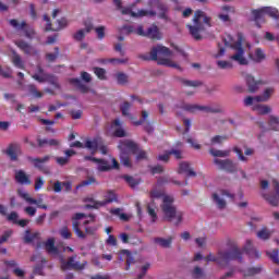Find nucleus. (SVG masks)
I'll use <instances>...</instances> for the list:
<instances>
[{"instance_id": "nucleus-1", "label": "nucleus", "mask_w": 279, "mask_h": 279, "mask_svg": "<svg viewBox=\"0 0 279 279\" xmlns=\"http://www.w3.org/2000/svg\"><path fill=\"white\" fill-rule=\"evenodd\" d=\"M208 263H217L220 267H227L232 260L243 263V251L239 248L234 243L228 251H218L217 256L211 253L205 257Z\"/></svg>"}, {"instance_id": "nucleus-2", "label": "nucleus", "mask_w": 279, "mask_h": 279, "mask_svg": "<svg viewBox=\"0 0 279 279\" xmlns=\"http://www.w3.org/2000/svg\"><path fill=\"white\" fill-rule=\"evenodd\" d=\"M194 26L193 25H187L186 27L190 29L191 36L195 40H202V32L206 31V25L207 27H210V17L206 16V13L202 10L195 11L194 17H193Z\"/></svg>"}, {"instance_id": "nucleus-3", "label": "nucleus", "mask_w": 279, "mask_h": 279, "mask_svg": "<svg viewBox=\"0 0 279 279\" xmlns=\"http://www.w3.org/2000/svg\"><path fill=\"white\" fill-rule=\"evenodd\" d=\"M223 44L226 47H230L235 50V53L230 57L234 62H239L244 65L247 64V59H245V50L243 49V34L238 33V40L233 43L232 36L227 35L223 39Z\"/></svg>"}, {"instance_id": "nucleus-4", "label": "nucleus", "mask_w": 279, "mask_h": 279, "mask_svg": "<svg viewBox=\"0 0 279 279\" xmlns=\"http://www.w3.org/2000/svg\"><path fill=\"white\" fill-rule=\"evenodd\" d=\"M119 149H129L131 154L136 156V160H147V151L141 149L136 142L131 140H122L118 145Z\"/></svg>"}, {"instance_id": "nucleus-5", "label": "nucleus", "mask_w": 279, "mask_h": 279, "mask_svg": "<svg viewBox=\"0 0 279 279\" xmlns=\"http://www.w3.org/2000/svg\"><path fill=\"white\" fill-rule=\"evenodd\" d=\"M135 34H137V36H143L144 38H149L150 40L162 39V33L156 24L150 25L146 31L143 25H140L137 26Z\"/></svg>"}, {"instance_id": "nucleus-6", "label": "nucleus", "mask_w": 279, "mask_h": 279, "mask_svg": "<svg viewBox=\"0 0 279 279\" xmlns=\"http://www.w3.org/2000/svg\"><path fill=\"white\" fill-rule=\"evenodd\" d=\"M182 110H185V112H191L192 114H195L197 110H201L202 112H207L211 114H220L223 112L221 107H211V106H199V105H191V104H183L181 106Z\"/></svg>"}, {"instance_id": "nucleus-7", "label": "nucleus", "mask_w": 279, "mask_h": 279, "mask_svg": "<svg viewBox=\"0 0 279 279\" xmlns=\"http://www.w3.org/2000/svg\"><path fill=\"white\" fill-rule=\"evenodd\" d=\"M161 210L165 215L166 221H173V219H175L178 210L175 209V206H173V197L163 196Z\"/></svg>"}, {"instance_id": "nucleus-8", "label": "nucleus", "mask_w": 279, "mask_h": 279, "mask_svg": "<svg viewBox=\"0 0 279 279\" xmlns=\"http://www.w3.org/2000/svg\"><path fill=\"white\" fill-rule=\"evenodd\" d=\"M85 160H92V162H96L98 171H112V169H116V170L120 169L119 161H117V159L114 158H111V163L108 162V160L99 159L90 156L85 157Z\"/></svg>"}, {"instance_id": "nucleus-9", "label": "nucleus", "mask_w": 279, "mask_h": 279, "mask_svg": "<svg viewBox=\"0 0 279 279\" xmlns=\"http://www.w3.org/2000/svg\"><path fill=\"white\" fill-rule=\"evenodd\" d=\"M75 258H77V255H73L68 258V260L61 259V269L62 271H82L86 268V262L80 263L75 262Z\"/></svg>"}, {"instance_id": "nucleus-10", "label": "nucleus", "mask_w": 279, "mask_h": 279, "mask_svg": "<svg viewBox=\"0 0 279 279\" xmlns=\"http://www.w3.org/2000/svg\"><path fill=\"white\" fill-rule=\"evenodd\" d=\"M214 165L220 169V171H227V173H236L239 171V163L232 161V159H214Z\"/></svg>"}, {"instance_id": "nucleus-11", "label": "nucleus", "mask_w": 279, "mask_h": 279, "mask_svg": "<svg viewBox=\"0 0 279 279\" xmlns=\"http://www.w3.org/2000/svg\"><path fill=\"white\" fill-rule=\"evenodd\" d=\"M44 21L47 23L46 32H60V29H64L69 25V21L65 17H61L52 24L48 14H44Z\"/></svg>"}, {"instance_id": "nucleus-12", "label": "nucleus", "mask_w": 279, "mask_h": 279, "mask_svg": "<svg viewBox=\"0 0 279 279\" xmlns=\"http://www.w3.org/2000/svg\"><path fill=\"white\" fill-rule=\"evenodd\" d=\"M158 53H161L162 56H171V50L165 46H157L151 48L150 54H140V58L145 61H156L158 60Z\"/></svg>"}, {"instance_id": "nucleus-13", "label": "nucleus", "mask_w": 279, "mask_h": 279, "mask_svg": "<svg viewBox=\"0 0 279 279\" xmlns=\"http://www.w3.org/2000/svg\"><path fill=\"white\" fill-rule=\"evenodd\" d=\"M121 10V14L123 15H129L132 16L133 19H143V16H156V11L154 10H138L137 12L132 11V7L131 8H122Z\"/></svg>"}, {"instance_id": "nucleus-14", "label": "nucleus", "mask_w": 279, "mask_h": 279, "mask_svg": "<svg viewBox=\"0 0 279 279\" xmlns=\"http://www.w3.org/2000/svg\"><path fill=\"white\" fill-rule=\"evenodd\" d=\"M32 78L35 80V82H38L39 84H45L47 82L53 88H60V83H58V76L53 74H44V75H38V74H33Z\"/></svg>"}, {"instance_id": "nucleus-15", "label": "nucleus", "mask_w": 279, "mask_h": 279, "mask_svg": "<svg viewBox=\"0 0 279 279\" xmlns=\"http://www.w3.org/2000/svg\"><path fill=\"white\" fill-rule=\"evenodd\" d=\"M148 5H156L157 10L159 11L158 19L169 21V7L165 2L160 0H148Z\"/></svg>"}, {"instance_id": "nucleus-16", "label": "nucleus", "mask_w": 279, "mask_h": 279, "mask_svg": "<svg viewBox=\"0 0 279 279\" xmlns=\"http://www.w3.org/2000/svg\"><path fill=\"white\" fill-rule=\"evenodd\" d=\"M165 184H174V186H186V179H173L169 175L159 177L157 180V186H165Z\"/></svg>"}, {"instance_id": "nucleus-17", "label": "nucleus", "mask_w": 279, "mask_h": 279, "mask_svg": "<svg viewBox=\"0 0 279 279\" xmlns=\"http://www.w3.org/2000/svg\"><path fill=\"white\" fill-rule=\"evenodd\" d=\"M84 217H86V215L82 213H76L72 217V230L78 239H86V233L80 229V219H84Z\"/></svg>"}, {"instance_id": "nucleus-18", "label": "nucleus", "mask_w": 279, "mask_h": 279, "mask_svg": "<svg viewBox=\"0 0 279 279\" xmlns=\"http://www.w3.org/2000/svg\"><path fill=\"white\" fill-rule=\"evenodd\" d=\"M28 162H32L36 169H39V171H43V173H49V168L45 167V162H49L51 160V156L46 155L43 158H33L27 157Z\"/></svg>"}, {"instance_id": "nucleus-19", "label": "nucleus", "mask_w": 279, "mask_h": 279, "mask_svg": "<svg viewBox=\"0 0 279 279\" xmlns=\"http://www.w3.org/2000/svg\"><path fill=\"white\" fill-rule=\"evenodd\" d=\"M4 154L10 158L11 162H16L19 160V154H21V144L11 143L8 145Z\"/></svg>"}, {"instance_id": "nucleus-20", "label": "nucleus", "mask_w": 279, "mask_h": 279, "mask_svg": "<svg viewBox=\"0 0 279 279\" xmlns=\"http://www.w3.org/2000/svg\"><path fill=\"white\" fill-rule=\"evenodd\" d=\"M15 45L26 56H38V50H36L34 47H32V45H29L27 41L23 39L15 41Z\"/></svg>"}, {"instance_id": "nucleus-21", "label": "nucleus", "mask_w": 279, "mask_h": 279, "mask_svg": "<svg viewBox=\"0 0 279 279\" xmlns=\"http://www.w3.org/2000/svg\"><path fill=\"white\" fill-rule=\"evenodd\" d=\"M62 187L64 189L65 193H71L73 189V184L71 183V181H65V182L57 181L53 183V186H52L54 193H62Z\"/></svg>"}, {"instance_id": "nucleus-22", "label": "nucleus", "mask_w": 279, "mask_h": 279, "mask_svg": "<svg viewBox=\"0 0 279 279\" xmlns=\"http://www.w3.org/2000/svg\"><path fill=\"white\" fill-rule=\"evenodd\" d=\"M243 252H245V254H247L250 258H260V252L254 248V245L252 244V240H246V244L243 247Z\"/></svg>"}, {"instance_id": "nucleus-23", "label": "nucleus", "mask_w": 279, "mask_h": 279, "mask_svg": "<svg viewBox=\"0 0 279 279\" xmlns=\"http://www.w3.org/2000/svg\"><path fill=\"white\" fill-rule=\"evenodd\" d=\"M245 80H246L248 93H256V90H258V86L263 84V82L256 81V78H254V76H252L251 74H247Z\"/></svg>"}, {"instance_id": "nucleus-24", "label": "nucleus", "mask_w": 279, "mask_h": 279, "mask_svg": "<svg viewBox=\"0 0 279 279\" xmlns=\"http://www.w3.org/2000/svg\"><path fill=\"white\" fill-rule=\"evenodd\" d=\"M75 154L76 153L73 149L64 150L65 157H56L57 165H59V167H66V163L71 160V157L75 156Z\"/></svg>"}, {"instance_id": "nucleus-25", "label": "nucleus", "mask_w": 279, "mask_h": 279, "mask_svg": "<svg viewBox=\"0 0 279 279\" xmlns=\"http://www.w3.org/2000/svg\"><path fill=\"white\" fill-rule=\"evenodd\" d=\"M121 178L131 189H136L140 184H143V179H141V177L122 175Z\"/></svg>"}, {"instance_id": "nucleus-26", "label": "nucleus", "mask_w": 279, "mask_h": 279, "mask_svg": "<svg viewBox=\"0 0 279 279\" xmlns=\"http://www.w3.org/2000/svg\"><path fill=\"white\" fill-rule=\"evenodd\" d=\"M130 149H120V162L126 169H132V160L130 159Z\"/></svg>"}, {"instance_id": "nucleus-27", "label": "nucleus", "mask_w": 279, "mask_h": 279, "mask_svg": "<svg viewBox=\"0 0 279 279\" xmlns=\"http://www.w3.org/2000/svg\"><path fill=\"white\" fill-rule=\"evenodd\" d=\"M45 250L48 254H53L54 256H58L60 254V251L56 246V239L49 238L45 242Z\"/></svg>"}, {"instance_id": "nucleus-28", "label": "nucleus", "mask_w": 279, "mask_h": 279, "mask_svg": "<svg viewBox=\"0 0 279 279\" xmlns=\"http://www.w3.org/2000/svg\"><path fill=\"white\" fill-rule=\"evenodd\" d=\"M101 145V137H94L93 140H86L84 147L90 149V151H97Z\"/></svg>"}, {"instance_id": "nucleus-29", "label": "nucleus", "mask_w": 279, "mask_h": 279, "mask_svg": "<svg viewBox=\"0 0 279 279\" xmlns=\"http://www.w3.org/2000/svg\"><path fill=\"white\" fill-rule=\"evenodd\" d=\"M179 173L181 175H196L194 170L191 168V163H189L186 161L180 162V165H179Z\"/></svg>"}, {"instance_id": "nucleus-30", "label": "nucleus", "mask_w": 279, "mask_h": 279, "mask_svg": "<svg viewBox=\"0 0 279 279\" xmlns=\"http://www.w3.org/2000/svg\"><path fill=\"white\" fill-rule=\"evenodd\" d=\"M154 243H156L159 247H163L165 250L171 247L173 243V238L169 236L168 239L165 238H155Z\"/></svg>"}, {"instance_id": "nucleus-31", "label": "nucleus", "mask_w": 279, "mask_h": 279, "mask_svg": "<svg viewBox=\"0 0 279 279\" xmlns=\"http://www.w3.org/2000/svg\"><path fill=\"white\" fill-rule=\"evenodd\" d=\"M69 83L72 84L73 86H75V88L81 90V93H83V94H86V93H88V90H90V88L88 86L84 85V83H82V80H80V78H70Z\"/></svg>"}, {"instance_id": "nucleus-32", "label": "nucleus", "mask_w": 279, "mask_h": 279, "mask_svg": "<svg viewBox=\"0 0 279 279\" xmlns=\"http://www.w3.org/2000/svg\"><path fill=\"white\" fill-rule=\"evenodd\" d=\"M120 256H126L125 271H130V266L136 263V260H134V256H132V253L128 250H122L120 252Z\"/></svg>"}, {"instance_id": "nucleus-33", "label": "nucleus", "mask_w": 279, "mask_h": 279, "mask_svg": "<svg viewBox=\"0 0 279 279\" xmlns=\"http://www.w3.org/2000/svg\"><path fill=\"white\" fill-rule=\"evenodd\" d=\"M209 154L210 156H214V158H228V156H230L231 154V150L230 149L219 150V149L210 148Z\"/></svg>"}, {"instance_id": "nucleus-34", "label": "nucleus", "mask_w": 279, "mask_h": 279, "mask_svg": "<svg viewBox=\"0 0 279 279\" xmlns=\"http://www.w3.org/2000/svg\"><path fill=\"white\" fill-rule=\"evenodd\" d=\"M37 143H38V147H45V145H49L50 147H58V145H60V141L53 140V138L52 140H47V138L40 140V138H38Z\"/></svg>"}, {"instance_id": "nucleus-35", "label": "nucleus", "mask_w": 279, "mask_h": 279, "mask_svg": "<svg viewBox=\"0 0 279 279\" xmlns=\"http://www.w3.org/2000/svg\"><path fill=\"white\" fill-rule=\"evenodd\" d=\"M9 25L13 27V29H22L25 31V27H27V22L22 21L21 23L16 19L9 20Z\"/></svg>"}, {"instance_id": "nucleus-36", "label": "nucleus", "mask_w": 279, "mask_h": 279, "mask_svg": "<svg viewBox=\"0 0 279 279\" xmlns=\"http://www.w3.org/2000/svg\"><path fill=\"white\" fill-rule=\"evenodd\" d=\"M84 202L86 205V208H101V202H97L95 201V198H93L92 196L85 197Z\"/></svg>"}, {"instance_id": "nucleus-37", "label": "nucleus", "mask_w": 279, "mask_h": 279, "mask_svg": "<svg viewBox=\"0 0 279 279\" xmlns=\"http://www.w3.org/2000/svg\"><path fill=\"white\" fill-rule=\"evenodd\" d=\"M94 74L96 75V77H98V80L100 81H106L108 80V76H106V69L104 68H99V66H94L93 68Z\"/></svg>"}, {"instance_id": "nucleus-38", "label": "nucleus", "mask_w": 279, "mask_h": 279, "mask_svg": "<svg viewBox=\"0 0 279 279\" xmlns=\"http://www.w3.org/2000/svg\"><path fill=\"white\" fill-rule=\"evenodd\" d=\"M254 21L257 25V27H260V24H258L259 21H265V9L262 10H254L253 11Z\"/></svg>"}, {"instance_id": "nucleus-39", "label": "nucleus", "mask_w": 279, "mask_h": 279, "mask_svg": "<svg viewBox=\"0 0 279 279\" xmlns=\"http://www.w3.org/2000/svg\"><path fill=\"white\" fill-rule=\"evenodd\" d=\"M211 199H213V202L216 203V205L218 206V208H219L220 210H223V208H226L227 203H226V201H225L223 198L219 197V194L214 193V194L211 195Z\"/></svg>"}, {"instance_id": "nucleus-40", "label": "nucleus", "mask_w": 279, "mask_h": 279, "mask_svg": "<svg viewBox=\"0 0 279 279\" xmlns=\"http://www.w3.org/2000/svg\"><path fill=\"white\" fill-rule=\"evenodd\" d=\"M253 110H255L257 114H269V112H271V108L269 106L258 104L253 107Z\"/></svg>"}, {"instance_id": "nucleus-41", "label": "nucleus", "mask_w": 279, "mask_h": 279, "mask_svg": "<svg viewBox=\"0 0 279 279\" xmlns=\"http://www.w3.org/2000/svg\"><path fill=\"white\" fill-rule=\"evenodd\" d=\"M266 256H268V258H270V260H272V263H275V265H279V250L278 248H275L272 251H267Z\"/></svg>"}, {"instance_id": "nucleus-42", "label": "nucleus", "mask_w": 279, "mask_h": 279, "mask_svg": "<svg viewBox=\"0 0 279 279\" xmlns=\"http://www.w3.org/2000/svg\"><path fill=\"white\" fill-rule=\"evenodd\" d=\"M263 271V267L257 266V267H250L245 272H244V278H250L252 276H258Z\"/></svg>"}, {"instance_id": "nucleus-43", "label": "nucleus", "mask_w": 279, "mask_h": 279, "mask_svg": "<svg viewBox=\"0 0 279 279\" xmlns=\"http://www.w3.org/2000/svg\"><path fill=\"white\" fill-rule=\"evenodd\" d=\"M27 90L28 93H31V95H33V97H35V99H41L43 93L38 90V87H36V85H27Z\"/></svg>"}, {"instance_id": "nucleus-44", "label": "nucleus", "mask_w": 279, "mask_h": 279, "mask_svg": "<svg viewBox=\"0 0 279 279\" xmlns=\"http://www.w3.org/2000/svg\"><path fill=\"white\" fill-rule=\"evenodd\" d=\"M116 80L120 86H125V84H128L130 77L128 76V74H125L123 72H119L116 74Z\"/></svg>"}, {"instance_id": "nucleus-45", "label": "nucleus", "mask_w": 279, "mask_h": 279, "mask_svg": "<svg viewBox=\"0 0 279 279\" xmlns=\"http://www.w3.org/2000/svg\"><path fill=\"white\" fill-rule=\"evenodd\" d=\"M262 197H264L266 199V202H268V204H270V206H278L279 204V196L276 195H269V194H262Z\"/></svg>"}, {"instance_id": "nucleus-46", "label": "nucleus", "mask_w": 279, "mask_h": 279, "mask_svg": "<svg viewBox=\"0 0 279 279\" xmlns=\"http://www.w3.org/2000/svg\"><path fill=\"white\" fill-rule=\"evenodd\" d=\"M271 93H274L272 88L265 89L264 95L256 96V104H260V101H267L271 97Z\"/></svg>"}, {"instance_id": "nucleus-47", "label": "nucleus", "mask_w": 279, "mask_h": 279, "mask_svg": "<svg viewBox=\"0 0 279 279\" xmlns=\"http://www.w3.org/2000/svg\"><path fill=\"white\" fill-rule=\"evenodd\" d=\"M268 125L271 130H274L275 132H278L279 130V118L276 116H270Z\"/></svg>"}, {"instance_id": "nucleus-48", "label": "nucleus", "mask_w": 279, "mask_h": 279, "mask_svg": "<svg viewBox=\"0 0 279 279\" xmlns=\"http://www.w3.org/2000/svg\"><path fill=\"white\" fill-rule=\"evenodd\" d=\"M257 238L262 239V241H268L271 238V231L264 228L257 232Z\"/></svg>"}, {"instance_id": "nucleus-49", "label": "nucleus", "mask_w": 279, "mask_h": 279, "mask_svg": "<svg viewBox=\"0 0 279 279\" xmlns=\"http://www.w3.org/2000/svg\"><path fill=\"white\" fill-rule=\"evenodd\" d=\"M142 118L140 120L133 121V125L138 126L143 125L147 119H149V112L147 110H142L141 112Z\"/></svg>"}, {"instance_id": "nucleus-50", "label": "nucleus", "mask_w": 279, "mask_h": 279, "mask_svg": "<svg viewBox=\"0 0 279 279\" xmlns=\"http://www.w3.org/2000/svg\"><path fill=\"white\" fill-rule=\"evenodd\" d=\"M112 202H117V194L114 192L109 191L107 194V198L105 201H101V205L106 206L108 204H112Z\"/></svg>"}, {"instance_id": "nucleus-51", "label": "nucleus", "mask_w": 279, "mask_h": 279, "mask_svg": "<svg viewBox=\"0 0 279 279\" xmlns=\"http://www.w3.org/2000/svg\"><path fill=\"white\" fill-rule=\"evenodd\" d=\"M12 63L14 64V66H16V69H25V63L23 62V59H21V56L16 53L13 56Z\"/></svg>"}, {"instance_id": "nucleus-52", "label": "nucleus", "mask_w": 279, "mask_h": 279, "mask_svg": "<svg viewBox=\"0 0 279 279\" xmlns=\"http://www.w3.org/2000/svg\"><path fill=\"white\" fill-rule=\"evenodd\" d=\"M132 108V104L124 101L121 106H120V110L122 112L123 117H131L130 114V109Z\"/></svg>"}, {"instance_id": "nucleus-53", "label": "nucleus", "mask_w": 279, "mask_h": 279, "mask_svg": "<svg viewBox=\"0 0 279 279\" xmlns=\"http://www.w3.org/2000/svg\"><path fill=\"white\" fill-rule=\"evenodd\" d=\"M17 193L20 197L25 199V202H27L28 204H38V201L36 198L29 197V194L27 192L19 191Z\"/></svg>"}, {"instance_id": "nucleus-54", "label": "nucleus", "mask_w": 279, "mask_h": 279, "mask_svg": "<svg viewBox=\"0 0 279 279\" xmlns=\"http://www.w3.org/2000/svg\"><path fill=\"white\" fill-rule=\"evenodd\" d=\"M38 238V233H32L31 230L25 231L24 241L25 243H33Z\"/></svg>"}, {"instance_id": "nucleus-55", "label": "nucleus", "mask_w": 279, "mask_h": 279, "mask_svg": "<svg viewBox=\"0 0 279 279\" xmlns=\"http://www.w3.org/2000/svg\"><path fill=\"white\" fill-rule=\"evenodd\" d=\"M147 213L151 218V222L156 223V221L158 220V214L156 213V208L153 207L151 205H147Z\"/></svg>"}, {"instance_id": "nucleus-56", "label": "nucleus", "mask_w": 279, "mask_h": 279, "mask_svg": "<svg viewBox=\"0 0 279 279\" xmlns=\"http://www.w3.org/2000/svg\"><path fill=\"white\" fill-rule=\"evenodd\" d=\"M15 181L17 184H32V180H29V175H15Z\"/></svg>"}, {"instance_id": "nucleus-57", "label": "nucleus", "mask_w": 279, "mask_h": 279, "mask_svg": "<svg viewBox=\"0 0 279 279\" xmlns=\"http://www.w3.org/2000/svg\"><path fill=\"white\" fill-rule=\"evenodd\" d=\"M223 141H228V135H216L211 137V145H221Z\"/></svg>"}, {"instance_id": "nucleus-58", "label": "nucleus", "mask_w": 279, "mask_h": 279, "mask_svg": "<svg viewBox=\"0 0 279 279\" xmlns=\"http://www.w3.org/2000/svg\"><path fill=\"white\" fill-rule=\"evenodd\" d=\"M58 56H60V48L56 47L54 53L46 54V60H48V62H56V60L58 59Z\"/></svg>"}, {"instance_id": "nucleus-59", "label": "nucleus", "mask_w": 279, "mask_h": 279, "mask_svg": "<svg viewBox=\"0 0 279 279\" xmlns=\"http://www.w3.org/2000/svg\"><path fill=\"white\" fill-rule=\"evenodd\" d=\"M95 177H89L87 180H84L76 185V190L83 189V186H90V184H95Z\"/></svg>"}, {"instance_id": "nucleus-60", "label": "nucleus", "mask_w": 279, "mask_h": 279, "mask_svg": "<svg viewBox=\"0 0 279 279\" xmlns=\"http://www.w3.org/2000/svg\"><path fill=\"white\" fill-rule=\"evenodd\" d=\"M265 58H266V56H265V52L263 51V49L257 48L255 50V57H254L255 62H263V60H265Z\"/></svg>"}, {"instance_id": "nucleus-61", "label": "nucleus", "mask_w": 279, "mask_h": 279, "mask_svg": "<svg viewBox=\"0 0 279 279\" xmlns=\"http://www.w3.org/2000/svg\"><path fill=\"white\" fill-rule=\"evenodd\" d=\"M163 195H165V193H162V191L157 190V189H153L149 192L150 199H160V197H162Z\"/></svg>"}, {"instance_id": "nucleus-62", "label": "nucleus", "mask_w": 279, "mask_h": 279, "mask_svg": "<svg viewBox=\"0 0 279 279\" xmlns=\"http://www.w3.org/2000/svg\"><path fill=\"white\" fill-rule=\"evenodd\" d=\"M264 12L268 14V16H271V19H279V12L276 9L264 8Z\"/></svg>"}, {"instance_id": "nucleus-63", "label": "nucleus", "mask_w": 279, "mask_h": 279, "mask_svg": "<svg viewBox=\"0 0 279 279\" xmlns=\"http://www.w3.org/2000/svg\"><path fill=\"white\" fill-rule=\"evenodd\" d=\"M60 235L62 236V239H71V236H73V233H71V230H69V227H63L60 230Z\"/></svg>"}, {"instance_id": "nucleus-64", "label": "nucleus", "mask_w": 279, "mask_h": 279, "mask_svg": "<svg viewBox=\"0 0 279 279\" xmlns=\"http://www.w3.org/2000/svg\"><path fill=\"white\" fill-rule=\"evenodd\" d=\"M7 220L12 221L16 226L19 221V213L11 211L9 215H7Z\"/></svg>"}]
</instances>
